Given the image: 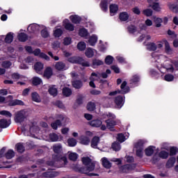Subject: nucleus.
<instances>
[{
    "mask_svg": "<svg viewBox=\"0 0 178 178\" xmlns=\"http://www.w3.org/2000/svg\"><path fill=\"white\" fill-rule=\"evenodd\" d=\"M154 22L156 24V27H161V26H162V24H161L162 19L156 18L155 17H154Z\"/></svg>",
    "mask_w": 178,
    "mask_h": 178,
    "instance_id": "nucleus-58",
    "label": "nucleus"
},
{
    "mask_svg": "<svg viewBox=\"0 0 178 178\" xmlns=\"http://www.w3.org/2000/svg\"><path fill=\"white\" fill-rule=\"evenodd\" d=\"M175 162H176V159L174 158V157H171L168 161V162L166 163V167L167 168H172V167H173V165H175Z\"/></svg>",
    "mask_w": 178,
    "mask_h": 178,
    "instance_id": "nucleus-42",
    "label": "nucleus"
},
{
    "mask_svg": "<svg viewBox=\"0 0 178 178\" xmlns=\"http://www.w3.org/2000/svg\"><path fill=\"white\" fill-rule=\"evenodd\" d=\"M87 34H88V33L87 32V29H81L79 30V35L81 37H86L87 36Z\"/></svg>",
    "mask_w": 178,
    "mask_h": 178,
    "instance_id": "nucleus-63",
    "label": "nucleus"
},
{
    "mask_svg": "<svg viewBox=\"0 0 178 178\" xmlns=\"http://www.w3.org/2000/svg\"><path fill=\"white\" fill-rule=\"evenodd\" d=\"M72 87L76 90H80L83 87V82L80 80L74 81H72Z\"/></svg>",
    "mask_w": 178,
    "mask_h": 178,
    "instance_id": "nucleus-28",
    "label": "nucleus"
},
{
    "mask_svg": "<svg viewBox=\"0 0 178 178\" xmlns=\"http://www.w3.org/2000/svg\"><path fill=\"white\" fill-rule=\"evenodd\" d=\"M160 158H163V159H166L169 156V153L165 151H162L159 153Z\"/></svg>",
    "mask_w": 178,
    "mask_h": 178,
    "instance_id": "nucleus-61",
    "label": "nucleus"
},
{
    "mask_svg": "<svg viewBox=\"0 0 178 178\" xmlns=\"http://www.w3.org/2000/svg\"><path fill=\"white\" fill-rule=\"evenodd\" d=\"M102 162L104 168H106V169H111V168H112V163L108 159L104 157L102 159Z\"/></svg>",
    "mask_w": 178,
    "mask_h": 178,
    "instance_id": "nucleus-19",
    "label": "nucleus"
},
{
    "mask_svg": "<svg viewBox=\"0 0 178 178\" xmlns=\"http://www.w3.org/2000/svg\"><path fill=\"white\" fill-rule=\"evenodd\" d=\"M101 8L104 12H106L108 10V1H102L101 3Z\"/></svg>",
    "mask_w": 178,
    "mask_h": 178,
    "instance_id": "nucleus-51",
    "label": "nucleus"
},
{
    "mask_svg": "<svg viewBox=\"0 0 178 178\" xmlns=\"http://www.w3.org/2000/svg\"><path fill=\"white\" fill-rule=\"evenodd\" d=\"M120 19L121 22H127L129 20V14L127 12H123L120 14Z\"/></svg>",
    "mask_w": 178,
    "mask_h": 178,
    "instance_id": "nucleus-34",
    "label": "nucleus"
},
{
    "mask_svg": "<svg viewBox=\"0 0 178 178\" xmlns=\"http://www.w3.org/2000/svg\"><path fill=\"white\" fill-rule=\"evenodd\" d=\"M9 124H10V123H9L8 120L5 119L0 120V129L1 131L2 129H6V127H9Z\"/></svg>",
    "mask_w": 178,
    "mask_h": 178,
    "instance_id": "nucleus-29",
    "label": "nucleus"
},
{
    "mask_svg": "<svg viewBox=\"0 0 178 178\" xmlns=\"http://www.w3.org/2000/svg\"><path fill=\"white\" fill-rule=\"evenodd\" d=\"M102 75L99 72H92L90 76V80L92 81H95L97 79H101Z\"/></svg>",
    "mask_w": 178,
    "mask_h": 178,
    "instance_id": "nucleus-32",
    "label": "nucleus"
},
{
    "mask_svg": "<svg viewBox=\"0 0 178 178\" xmlns=\"http://www.w3.org/2000/svg\"><path fill=\"white\" fill-rule=\"evenodd\" d=\"M48 91L52 97H56V95H58V88L54 85L49 86Z\"/></svg>",
    "mask_w": 178,
    "mask_h": 178,
    "instance_id": "nucleus-16",
    "label": "nucleus"
},
{
    "mask_svg": "<svg viewBox=\"0 0 178 178\" xmlns=\"http://www.w3.org/2000/svg\"><path fill=\"white\" fill-rule=\"evenodd\" d=\"M16 149L17 152H19L20 154H22V152L24 151V146L22 143H17L15 145Z\"/></svg>",
    "mask_w": 178,
    "mask_h": 178,
    "instance_id": "nucleus-45",
    "label": "nucleus"
},
{
    "mask_svg": "<svg viewBox=\"0 0 178 178\" xmlns=\"http://www.w3.org/2000/svg\"><path fill=\"white\" fill-rule=\"evenodd\" d=\"M68 156L70 161H73L74 162L75 161H77V158H79V154L74 152H70L69 153Z\"/></svg>",
    "mask_w": 178,
    "mask_h": 178,
    "instance_id": "nucleus-41",
    "label": "nucleus"
},
{
    "mask_svg": "<svg viewBox=\"0 0 178 178\" xmlns=\"http://www.w3.org/2000/svg\"><path fill=\"white\" fill-rule=\"evenodd\" d=\"M15 156V152L12 149H9L6 153V159H12Z\"/></svg>",
    "mask_w": 178,
    "mask_h": 178,
    "instance_id": "nucleus-43",
    "label": "nucleus"
},
{
    "mask_svg": "<svg viewBox=\"0 0 178 178\" xmlns=\"http://www.w3.org/2000/svg\"><path fill=\"white\" fill-rule=\"evenodd\" d=\"M40 29H41V26H40V25L33 24H31L28 27V31H29L30 33H35V31L40 30Z\"/></svg>",
    "mask_w": 178,
    "mask_h": 178,
    "instance_id": "nucleus-17",
    "label": "nucleus"
},
{
    "mask_svg": "<svg viewBox=\"0 0 178 178\" xmlns=\"http://www.w3.org/2000/svg\"><path fill=\"white\" fill-rule=\"evenodd\" d=\"M49 139H50V141L55 142V141H58L59 138L58 137V135L53 133L49 134Z\"/></svg>",
    "mask_w": 178,
    "mask_h": 178,
    "instance_id": "nucleus-56",
    "label": "nucleus"
},
{
    "mask_svg": "<svg viewBox=\"0 0 178 178\" xmlns=\"http://www.w3.org/2000/svg\"><path fill=\"white\" fill-rule=\"evenodd\" d=\"M156 48H158V47L154 42H150L147 44V49H149V51H156Z\"/></svg>",
    "mask_w": 178,
    "mask_h": 178,
    "instance_id": "nucleus-49",
    "label": "nucleus"
},
{
    "mask_svg": "<svg viewBox=\"0 0 178 178\" xmlns=\"http://www.w3.org/2000/svg\"><path fill=\"white\" fill-rule=\"evenodd\" d=\"M114 102L117 108H120L123 106V104H124V98L122 96H118L115 98Z\"/></svg>",
    "mask_w": 178,
    "mask_h": 178,
    "instance_id": "nucleus-10",
    "label": "nucleus"
},
{
    "mask_svg": "<svg viewBox=\"0 0 178 178\" xmlns=\"http://www.w3.org/2000/svg\"><path fill=\"white\" fill-rule=\"evenodd\" d=\"M63 44L65 45H70L72 44V38H65L63 39Z\"/></svg>",
    "mask_w": 178,
    "mask_h": 178,
    "instance_id": "nucleus-64",
    "label": "nucleus"
},
{
    "mask_svg": "<svg viewBox=\"0 0 178 178\" xmlns=\"http://www.w3.org/2000/svg\"><path fill=\"white\" fill-rule=\"evenodd\" d=\"M91 140L89 137L82 135L79 137V143L82 144V145H88L90 143Z\"/></svg>",
    "mask_w": 178,
    "mask_h": 178,
    "instance_id": "nucleus-15",
    "label": "nucleus"
},
{
    "mask_svg": "<svg viewBox=\"0 0 178 178\" xmlns=\"http://www.w3.org/2000/svg\"><path fill=\"white\" fill-rule=\"evenodd\" d=\"M53 149L56 154H59L60 151H62V145L58 144L53 147Z\"/></svg>",
    "mask_w": 178,
    "mask_h": 178,
    "instance_id": "nucleus-54",
    "label": "nucleus"
},
{
    "mask_svg": "<svg viewBox=\"0 0 178 178\" xmlns=\"http://www.w3.org/2000/svg\"><path fill=\"white\" fill-rule=\"evenodd\" d=\"M87 109L90 112H92V111H95V103L90 102L87 105Z\"/></svg>",
    "mask_w": 178,
    "mask_h": 178,
    "instance_id": "nucleus-46",
    "label": "nucleus"
},
{
    "mask_svg": "<svg viewBox=\"0 0 178 178\" xmlns=\"http://www.w3.org/2000/svg\"><path fill=\"white\" fill-rule=\"evenodd\" d=\"M117 140L120 143H124V141H126V137H124L123 134H118L117 136Z\"/></svg>",
    "mask_w": 178,
    "mask_h": 178,
    "instance_id": "nucleus-52",
    "label": "nucleus"
},
{
    "mask_svg": "<svg viewBox=\"0 0 178 178\" xmlns=\"http://www.w3.org/2000/svg\"><path fill=\"white\" fill-rule=\"evenodd\" d=\"M70 20H72V23H75V24H77V23H80L81 18L77 15H72L70 17Z\"/></svg>",
    "mask_w": 178,
    "mask_h": 178,
    "instance_id": "nucleus-38",
    "label": "nucleus"
},
{
    "mask_svg": "<svg viewBox=\"0 0 178 178\" xmlns=\"http://www.w3.org/2000/svg\"><path fill=\"white\" fill-rule=\"evenodd\" d=\"M143 15L145 16H147V17H149V16H152V10L151 9H145L143 11Z\"/></svg>",
    "mask_w": 178,
    "mask_h": 178,
    "instance_id": "nucleus-59",
    "label": "nucleus"
},
{
    "mask_svg": "<svg viewBox=\"0 0 178 178\" xmlns=\"http://www.w3.org/2000/svg\"><path fill=\"white\" fill-rule=\"evenodd\" d=\"M101 65H104V62L102 60L97 59L92 60L93 66H101Z\"/></svg>",
    "mask_w": 178,
    "mask_h": 178,
    "instance_id": "nucleus-60",
    "label": "nucleus"
},
{
    "mask_svg": "<svg viewBox=\"0 0 178 178\" xmlns=\"http://www.w3.org/2000/svg\"><path fill=\"white\" fill-rule=\"evenodd\" d=\"M5 41L7 44H10L13 41V33H8L6 36Z\"/></svg>",
    "mask_w": 178,
    "mask_h": 178,
    "instance_id": "nucleus-37",
    "label": "nucleus"
},
{
    "mask_svg": "<svg viewBox=\"0 0 178 178\" xmlns=\"http://www.w3.org/2000/svg\"><path fill=\"white\" fill-rule=\"evenodd\" d=\"M77 48L79 51H84L87 48V44L84 42H79L77 44Z\"/></svg>",
    "mask_w": 178,
    "mask_h": 178,
    "instance_id": "nucleus-44",
    "label": "nucleus"
},
{
    "mask_svg": "<svg viewBox=\"0 0 178 178\" xmlns=\"http://www.w3.org/2000/svg\"><path fill=\"white\" fill-rule=\"evenodd\" d=\"M63 94L65 95V97H70V95L72 94V90L69 88H64L63 89Z\"/></svg>",
    "mask_w": 178,
    "mask_h": 178,
    "instance_id": "nucleus-48",
    "label": "nucleus"
},
{
    "mask_svg": "<svg viewBox=\"0 0 178 178\" xmlns=\"http://www.w3.org/2000/svg\"><path fill=\"white\" fill-rule=\"evenodd\" d=\"M27 35L24 33H19L18 35L19 41H21L22 42L27 41Z\"/></svg>",
    "mask_w": 178,
    "mask_h": 178,
    "instance_id": "nucleus-40",
    "label": "nucleus"
},
{
    "mask_svg": "<svg viewBox=\"0 0 178 178\" xmlns=\"http://www.w3.org/2000/svg\"><path fill=\"white\" fill-rule=\"evenodd\" d=\"M34 70L38 74H42V70H44V64L41 62H37L34 65Z\"/></svg>",
    "mask_w": 178,
    "mask_h": 178,
    "instance_id": "nucleus-11",
    "label": "nucleus"
},
{
    "mask_svg": "<svg viewBox=\"0 0 178 178\" xmlns=\"http://www.w3.org/2000/svg\"><path fill=\"white\" fill-rule=\"evenodd\" d=\"M32 54H34L35 56H39L40 58L45 59V60H49V57L47 54L41 53V50L40 49H35Z\"/></svg>",
    "mask_w": 178,
    "mask_h": 178,
    "instance_id": "nucleus-9",
    "label": "nucleus"
},
{
    "mask_svg": "<svg viewBox=\"0 0 178 178\" xmlns=\"http://www.w3.org/2000/svg\"><path fill=\"white\" fill-rule=\"evenodd\" d=\"M164 44H165L166 54H168V55H172V54H173V50L172 49V48H170V45L169 44V42L165 40Z\"/></svg>",
    "mask_w": 178,
    "mask_h": 178,
    "instance_id": "nucleus-31",
    "label": "nucleus"
},
{
    "mask_svg": "<svg viewBox=\"0 0 178 178\" xmlns=\"http://www.w3.org/2000/svg\"><path fill=\"white\" fill-rule=\"evenodd\" d=\"M112 148L113 149V151H120V149L122 148L120 147V144L118 142H115L113 143L112 145Z\"/></svg>",
    "mask_w": 178,
    "mask_h": 178,
    "instance_id": "nucleus-50",
    "label": "nucleus"
},
{
    "mask_svg": "<svg viewBox=\"0 0 178 178\" xmlns=\"http://www.w3.org/2000/svg\"><path fill=\"white\" fill-rule=\"evenodd\" d=\"M55 69L56 70H58L59 72H62V70H66L67 69V67L66 66V64L62 61L56 62L55 64Z\"/></svg>",
    "mask_w": 178,
    "mask_h": 178,
    "instance_id": "nucleus-13",
    "label": "nucleus"
},
{
    "mask_svg": "<svg viewBox=\"0 0 178 178\" xmlns=\"http://www.w3.org/2000/svg\"><path fill=\"white\" fill-rule=\"evenodd\" d=\"M43 30L41 31L40 34L43 38H48L49 37V32L45 26H42Z\"/></svg>",
    "mask_w": 178,
    "mask_h": 178,
    "instance_id": "nucleus-33",
    "label": "nucleus"
},
{
    "mask_svg": "<svg viewBox=\"0 0 178 178\" xmlns=\"http://www.w3.org/2000/svg\"><path fill=\"white\" fill-rule=\"evenodd\" d=\"M130 170H133V165L127 164L120 168V173H129Z\"/></svg>",
    "mask_w": 178,
    "mask_h": 178,
    "instance_id": "nucleus-14",
    "label": "nucleus"
},
{
    "mask_svg": "<svg viewBox=\"0 0 178 178\" xmlns=\"http://www.w3.org/2000/svg\"><path fill=\"white\" fill-rule=\"evenodd\" d=\"M140 81V76L138 75H134L131 79V84H136Z\"/></svg>",
    "mask_w": 178,
    "mask_h": 178,
    "instance_id": "nucleus-55",
    "label": "nucleus"
},
{
    "mask_svg": "<svg viewBox=\"0 0 178 178\" xmlns=\"http://www.w3.org/2000/svg\"><path fill=\"white\" fill-rule=\"evenodd\" d=\"M104 119H107L105 120L106 126L102 125L100 128L101 130L105 131L106 129H108L111 131H113V129L117 124L116 121L114 120V119H116V115L112 113H108L104 115Z\"/></svg>",
    "mask_w": 178,
    "mask_h": 178,
    "instance_id": "nucleus-1",
    "label": "nucleus"
},
{
    "mask_svg": "<svg viewBox=\"0 0 178 178\" xmlns=\"http://www.w3.org/2000/svg\"><path fill=\"white\" fill-rule=\"evenodd\" d=\"M67 22H69V20L67 19H65L63 22L65 29H66V30H69L70 31H73V30H74V26H73V24Z\"/></svg>",
    "mask_w": 178,
    "mask_h": 178,
    "instance_id": "nucleus-24",
    "label": "nucleus"
},
{
    "mask_svg": "<svg viewBox=\"0 0 178 178\" xmlns=\"http://www.w3.org/2000/svg\"><path fill=\"white\" fill-rule=\"evenodd\" d=\"M72 169L75 170V172H79L80 173H83V175H87L88 176H99V174L97 173H90V172H92L94 170V165H92L91 167H88V169L86 170L84 168H79L77 164H72L71 165Z\"/></svg>",
    "mask_w": 178,
    "mask_h": 178,
    "instance_id": "nucleus-2",
    "label": "nucleus"
},
{
    "mask_svg": "<svg viewBox=\"0 0 178 178\" xmlns=\"http://www.w3.org/2000/svg\"><path fill=\"white\" fill-rule=\"evenodd\" d=\"M54 74V71L52 70V67H47L45 68L44 73H43V77L45 79H51Z\"/></svg>",
    "mask_w": 178,
    "mask_h": 178,
    "instance_id": "nucleus-12",
    "label": "nucleus"
},
{
    "mask_svg": "<svg viewBox=\"0 0 178 178\" xmlns=\"http://www.w3.org/2000/svg\"><path fill=\"white\" fill-rule=\"evenodd\" d=\"M119 10V6L117 4H111L110 5V13L111 16H113L115 13H118Z\"/></svg>",
    "mask_w": 178,
    "mask_h": 178,
    "instance_id": "nucleus-21",
    "label": "nucleus"
},
{
    "mask_svg": "<svg viewBox=\"0 0 178 178\" xmlns=\"http://www.w3.org/2000/svg\"><path fill=\"white\" fill-rule=\"evenodd\" d=\"M97 41H98V37L95 35H92L89 38L88 42L91 47H94V45L97 44Z\"/></svg>",
    "mask_w": 178,
    "mask_h": 178,
    "instance_id": "nucleus-18",
    "label": "nucleus"
},
{
    "mask_svg": "<svg viewBox=\"0 0 178 178\" xmlns=\"http://www.w3.org/2000/svg\"><path fill=\"white\" fill-rule=\"evenodd\" d=\"M21 130L24 136H31L33 133H37V127L33 126V123L24 125Z\"/></svg>",
    "mask_w": 178,
    "mask_h": 178,
    "instance_id": "nucleus-3",
    "label": "nucleus"
},
{
    "mask_svg": "<svg viewBox=\"0 0 178 178\" xmlns=\"http://www.w3.org/2000/svg\"><path fill=\"white\" fill-rule=\"evenodd\" d=\"M95 52H97V50L95 49H92V48H88L85 52V55L86 56H87V58H92V56H94V54H95Z\"/></svg>",
    "mask_w": 178,
    "mask_h": 178,
    "instance_id": "nucleus-23",
    "label": "nucleus"
},
{
    "mask_svg": "<svg viewBox=\"0 0 178 178\" xmlns=\"http://www.w3.org/2000/svg\"><path fill=\"white\" fill-rule=\"evenodd\" d=\"M31 97H32V101H33L34 102L38 103L41 102V97H40V95L37 93V92H32Z\"/></svg>",
    "mask_w": 178,
    "mask_h": 178,
    "instance_id": "nucleus-30",
    "label": "nucleus"
},
{
    "mask_svg": "<svg viewBox=\"0 0 178 178\" xmlns=\"http://www.w3.org/2000/svg\"><path fill=\"white\" fill-rule=\"evenodd\" d=\"M98 144H99V137L95 136L91 140V147L97 148L98 147Z\"/></svg>",
    "mask_w": 178,
    "mask_h": 178,
    "instance_id": "nucleus-25",
    "label": "nucleus"
},
{
    "mask_svg": "<svg viewBox=\"0 0 178 178\" xmlns=\"http://www.w3.org/2000/svg\"><path fill=\"white\" fill-rule=\"evenodd\" d=\"M28 116L29 112L26 110L17 111L15 113V121L16 123H22Z\"/></svg>",
    "mask_w": 178,
    "mask_h": 178,
    "instance_id": "nucleus-4",
    "label": "nucleus"
},
{
    "mask_svg": "<svg viewBox=\"0 0 178 178\" xmlns=\"http://www.w3.org/2000/svg\"><path fill=\"white\" fill-rule=\"evenodd\" d=\"M105 63L106 65H112L113 63V58L112 56H107L105 58Z\"/></svg>",
    "mask_w": 178,
    "mask_h": 178,
    "instance_id": "nucleus-53",
    "label": "nucleus"
},
{
    "mask_svg": "<svg viewBox=\"0 0 178 178\" xmlns=\"http://www.w3.org/2000/svg\"><path fill=\"white\" fill-rule=\"evenodd\" d=\"M56 120L51 124V127L54 130H58V127H60L62 126V122L65 120V116L63 115H57Z\"/></svg>",
    "mask_w": 178,
    "mask_h": 178,
    "instance_id": "nucleus-7",
    "label": "nucleus"
},
{
    "mask_svg": "<svg viewBox=\"0 0 178 178\" xmlns=\"http://www.w3.org/2000/svg\"><path fill=\"white\" fill-rule=\"evenodd\" d=\"M153 23L151 21V19H147L145 20V24H140V27L141 29V30H147V26L149 27L151 26H152Z\"/></svg>",
    "mask_w": 178,
    "mask_h": 178,
    "instance_id": "nucleus-27",
    "label": "nucleus"
},
{
    "mask_svg": "<svg viewBox=\"0 0 178 178\" xmlns=\"http://www.w3.org/2000/svg\"><path fill=\"white\" fill-rule=\"evenodd\" d=\"M150 7L154 9V10H156V12H160L161 11V7L159 6V3H154L152 6L149 5Z\"/></svg>",
    "mask_w": 178,
    "mask_h": 178,
    "instance_id": "nucleus-57",
    "label": "nucleus"
},
{
    "mask_svg": "<svg viewBox=\"0 0 178 178\" xmlns=\"http://www.w3.org/2000/svg\"><path fill=\"white\" fill-rule=\"evenodd\" d=\"M154 151H155V147L152 146H149L145 150V152L147 156H151V155L154 154Z\"/></svg>",
    "mask_w": 178,
    "mask_h": 178,
    "instance_id": "nucleus-35",
    "label": "nucleus"
},
{
    "mask_svg": "<svg viewBox=\"0 0 178 178\" xmlns=\"http://www.w3.org/2000/svg\"><path fill=\"white\" fill-rule=\"evenodd\" d=\"M32 83H33V86H40V84H41V83H42V79H41L38 76H35L33 78Z\"/></svg>",
    "mask_w": 178,
    "mask_h": 178,
    "instance_id": "nucleus-39",
    "label": "nucleus"
},
{
    "mask_svg": "<svg viewBox=\"0 0 178 178\" xmlns=\"http://www.w3.org/2000/svg\"><path fill=\"white\" fill-rule=\"evenodd\" d=\"M127 86V82L123 81L120 86L121 90H115L114 92H111L109 93V95L112 97L116 95V94H127V92H129V91H130V88Z\"/></svg>",
    "mask_w": 178,
    "mask_h": 178,
    "instance_id": "nucleus-6",
    "label": "nucleus"
},
{
    "mask_svg": "<svg viewBox=\"0 0 178 178\" xmlns=\"http://www.w3.org/2000/svg\"><path fill=\"white\" fill-rule=\"evenodd\" d=\"M16 105H20L21 106H23V105H24V102H23L22 100L15 99L8 103L9 106H16Z\"/></svg>",
    "mask_w": 178,
    "mask_h": 178,
    "instance_id": "nucleus-20",
    "label": "nucleus"
},
{
    "mask_svg": "<svg viewBox=\"0 0 178 178\" xmlns=\"http://www.w3.org/2000/svg\"><path fill=\"white\" fill-rule=\"evenodd\" d=\"M127 29L129 33H130L131 34H133V33H136V31H137V28L133 25L129 26Z\"/></svg>",
    "mask_w": 178,
    "mask_h": 178,
    "instance_id": "nucleus-62",
    "label": "nucleus"
},
{
    "mask_svg": "<svg viewBox=\"0 0 178 178\" xmlns=\"http://www.w3.org/2000/svg\"><path fill=\"white\" fill-rule=\"evenodd\" d=\"M68 62L70 63H79L82 66H86V67H90V63L88 61H86V60L83 59L81 57H70L68 58Z\"/></svg>",
    "mask_w": 178,
    "mask_h": 178,
    "instance_id": "nucleus-5",
    "label": "nucleus"
},
{
    "mask_svg": "<svg viewBox=\"0 0 178 178\" xmlns=\"http://www.w3.org/2000/svg\"><path fill=\"white\" fill-rule=\"evenodd\" d=\"M69 147H76L77 145V140L74 138H70L67 140Z\"/></svg>",
    "mask_w": 178,
    "mask_h": 178,
    "instance_id": "nucleus-36",
    "label": "nucleus"
},
{
    "mask_svg": "<svg viewBox=\"0 0 178 178\" xmlns=\"http://www.w3.org/2000/svg\"><path fill=\"white\" fill-rule=\"evenodd\" d=\"M89 124L92 126V127H99L102 126V121L99 120H94L89 122Z\"/></svg>",
    "mask_w": 178,
    "mask_h": 178,
    "instance_id": "nucleus-22",
    "label": "nucleus"
},
{
    "mask_svg": "<svg viewBox=\"0 0 178 178\" xmlns=\"http://www.w3.org/2000/svg\"><path fill=\"white\" fill-rule=\"evenodd\" d=\"M82 162L86 168H83L85 170L88 169V168H91V166H94V170L95 169V164L92 163L90 159V157L86 156L82 158Z\"/></svg>",
    "mask_w": 178,
    "mask_h": 178,
    "instance_id": "nucleus-8",
    "label": "nucleus"
},
{
    "mask_svg": "<svg viewBox=\"0 0 178 178\" xmlns=\"http://www.w3.org/2000/svg\"><path fill=\"white\" fill-rule=\"evenodd\" d=\"M62 34H63V31L61 29H57L54 32V37L57 38H59Z\"/></svg>",
    "mask_w": 178,
    "mask_h": 178,
    "instance_id": "nucleus-47",
    "label": "nucleus"
},
{
    "mask_svg": "<svg viewBox=\"0 0 178 178\" xmlns=\"http://www.w3.org/2000/svg\"><path fill=\"white\" fill-rule=\"evenodd\" d=\"M163 67L165 69H166L167 72H170L171 73H172V72H174V70H175V68L173 67V65L170 62H165L163 64Z\"/></svg>",
    "mask_w": 178,
    "mask_h": 178,
    "instance_id": "nucleus-26",
    "label": "nucleus"
}]
</instances>
